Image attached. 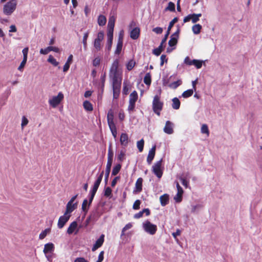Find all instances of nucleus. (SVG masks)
Listing matches in <instances>:
<instances>
[{
	"label": "nucleus",
	"instance_id": "obj_1",
	"mask_svg": "<svg viewBox=\"0 0 262 262\" xmlns=\"http://www.w3.org/2000/svg\"><path fill=\"white\" fill-rule=\"evenodd\" d=\"M17 5V0H10L4 5L3 13L6 15H11L16 9Z\"/></svg>",
	"mask_w": 262,
	"mask_h": 262
},
{
	"label": "nucleus",
	"instance_id": "obj_2",
	"mask_svg": "<svg viewBox=\"0 0 262 262\" xmlns=\"http://www.w3.org/2000/svg\"><path fill=\"white\" fill-rule=\"evenodd\" d=\"M110 78L122 77V72L119 69V60L114 61L111 67L109 73Z\"/></svg>",
	"mask_w": 262,
	"mask_h": 262
},
{
	"label": "nucleus",
	"instance_id": "obj_3",
	"mask_svg": "<svg viewBox=\"0 0 262 262\" xmlns=\"http://www.w3.org/2000/svg\"><path fill=\"white\" fill-rule=\"evenodd\" d=\"M103 38L104 33L103 31H100L97 34V37L94 39L93 42V52L94 53H97L102 49L103 46L102 42L103 40Z\"/></svg>",
	"mask_w": 262,
	"mask_h": 262
},
{
	"label": "nucleus",
	"instance_id": "obj_4",
	"mask_svg": "<svg viewBox=\"0 0 262 262\" xmlns=\"http://www.w3.org/2000/svg\"><path fill=\"white\" fill-rule=\"evenodd\" d=\"M64 95L62 92H59L57 96L51 97L48 102L49 105L53 108H56L63 100Z\"/></svg>",
	"mask_w": 262,
	"mask_h": 262
},
{
	"label": "nucleus",
	"instance_id": "obj_5",
	"mask_svg": "<svg viewBox=\"0 0 262 262\" xmlns=\"http://www.w3.org/2000/svg\"><path fill=\"white\" fill-rule=\"evenodd\" d=\"M163 103L160 101V97L158 95L155 96L152 101V109L154 112L158 116L162 110Z\"/></svg>",
	"mask_w": 262,
	"mask_h": 262
},
{
	"label": "nucleus",
	"instance_id": "obj_6",
	"mask_svg": "<svg viewBox=\"0 0 262 262\" xmlns=\"http://www.w3.org/2000/svg\"><path fill=\"white\" fill-rule=\"evenodd\" d=\"M142 226L144 231L150 235L155 234L157 230V226L147 220L143 223Z\"/></svg>",
	"mask_w": 262,
	"mask_h": 262
},
{
	"label": "nucleus",
	"instance_id": "obj_7",
	"mask_svg": "<svg viewBox=\"0 0 262 262\" xmlns=\"http://www.w3.org/2000/svg\"><path fill=\"white\" fill-rule=\"evenodd\" d=\"M78 196V194H76L73 196L71 200L68 202L66 206V213L71 214V213L75 209L77 208V203H74V202L76 200Z\"/></svg>",
	"mask_w": 262,
	"mask_h": 262
},
{
	"label": "nucleus",
	"instance_id": "obj_8",
	"mask_svg": "<svg viewBox=\"0 0 262 262\" xmlns=\"http://www.w3.org/2000/svg\"><path fill=\"white\" fill-rule=\"evenodd\" d=\"M162 160L157 161L154 165L152 166V172L156 175V176L158 178H161L163 174V171L162 169Z\"/></svg>",
	"mask_w": 262,
	"mask_h": 262
},
{
	"label": "nucleus",
	"instance_id": "obj_9",
	"mask_svg": "<svg viewBox=\"0 0 262 262\" xmlns=\"http://www.w3.org/2000/svg\"><path fill=\"white\" fill-rule=\"evenodd\" d=\"M138 99V94L136 91H134L129 95V105L128 110L133 111L135 108V103Z\"/></svg>",
	"mask_w": 262,
	"mask_h": 262
},
{
	"label": "nucleus",
	"instance_id": "obj_10",
	"mask_svg": "<svg viewBox=\"0 0 262 262\" xmlns=\"http://www.w3.org/2000/svg\"><path fill=\"white\" fill-rule=\"evenodd\" d=\"M71 214L64 212V214L59 218L57 226L59 229L62 228L67 222L69 220Z\"/></svg>",
	"mask_w": 262,
	"mask_h": 262
},
{
	"label": "nucleus",
	"instance_id": "obj_11",
	"mask_svg": "<svg viewBox=\"0 0 262 262\" xmlns=\"http://www.w3.org/2000/svg\"><path fill=\"white\" fill-rule=\"evenodd\" d=\"M113 82V91H120L122 77L111 78Z\"/></svg>",
	"mask_w": 262,
	"mask_h": 262
},
{
	"label": "nucleus",
	"instance_id": "obj_12",
	"mask_svg": "<svg viewBox=\"0 0 262 262\" xmlns=\"http://www.w3.org/2000/svg\"><path fill=\"white\" fill-rule=\"evenodd\" d=\"M78 231V224L76 221H74L70 224L67 232L68 234H72L74 232L75 234H77Z\"/></svg>",
	"mask_w": 262,
	"mask_h": 262
},
{
	"label": "nucleus",
	"instance_id": "obj_13",
	"mask_svg": "<svg viewBox=\"0 0 262 262\" xmlns=\"http://www.w3.org/2000/svg\"><path fill=\"white\" fill-rule=\"evenodd\" d=\"M54 250V245L52 243H49L45 245L43 250V253L47 258H49L48 254L52 253Z\"/></svg>",
	"mask_w": 262,
	"mask_h": 262
},
{
	"label": "nucleus",
	"instance_id": "obj_14",
	"mask_svg": "<svg viewBox=\"0 0 262 262\" xmlns=\"http://www.w3.org/2000/svg\"><path fill=\"white\" fill-rule=\"evenodd\" d=\"M104 172L102 171L100 174H99V177H98L97 180L94 183L93 187L92 190L91 191V192L96 193L97 189L99 186V185L102 181L103 176Z\"/></svg>",
	"mask_w": 262,
	"mask_h": 262
},
{
	"label": "nucleus",
	"instance_id": "obj_15",
	"mask_svg": "<svg viewBox=\"0 0 262 262\" xmlns=\"http://www.w3.org/2000/svg\"><path fill=\"white\" fill-rule=\"evenodd\" d=\"M104 172L102 171L100 174H99V177H98L97 180L94 183L93 187L92 190L91 191V192L96 193L97 189L99 186V185L102 181L103 176Z\"/></svg>",
	"mask_w": 262,
	"mask_h": 262
},
{
	"label": "nucleus",
	"instance_id": "obj_16",
	"mask_svg": "<svg viewBox=\"0 0 262 262\" xmlns=\"http://www.w3.org/2000/svg\"><path fill=\"white\" fill-rule=\"evenodd\" d=\"M173 124L169 121L166 122L165 127H164V132L167 134L170 135L173 133Z\"/></svg>",
	"mask_w": 262,
	"mask_h": 262
},
{
	"label": "nucleus",
	"instance_id": "obj_17",
	"mask_svg": "<svg viewBox=\"0 0 262 262\" xmlns=\"http://www.w3.org/2000/svg\"><path fill=\"white\" fill-rule=\"evenodd\" d=\"M178 20L177 17H174L170 23L169 26L168 27L167 31L166 34L165 35L164 38L163 39V42H165L167 37L170 33V31L171 28L173 26L174 24L176 23Z\"/></svg>",
	"mask_w": 262,
	"mask_h": 262
},
{
	"label": "nucleus",
	"instance_id": "obj_18",
	"mask_svg": "<svg viewBox=\"0 0 262 262\" xmlns=\"http://www.w3.org/2000/svg\"><path fill=\"white\" fill-rule=\"evenodd\" d=\"M120 142L121 145L126 147L129 142L128 135L126 133H122L120 136Z\"/></svg>",
	"mask_w": 262,
	"mask_h": 262
},
{
	"label": "nucleus",
	"instance_id": "obj_19",
	"mask_svg": "<svg viewBox=\"0 0 262 262\" xmlns=\"http://www.w3.org/2000/svg\"><path fill=\"white\" fill-rule=\"evenodd\" d=\"M104 235L103 234H102L100 236V237L96 241V243L92 247V250L93 251H95L102 245L104 242Z\"/></svg>",
	"mask_w": 262,
	"mask_h": 262
},
{
	"label": "nucleus",
	"instance_id": "obj_20",
	"mask_svg": "<svg viewBox=\"0 0 262 262\" xmlns=\"http://www.w3.org/2000/svg\"><path fill=\"white\" fill-rule=\"evenodd\" d=\"M142 183H143V179L141 178H139L137 179L136 184L134 190V192L138 193L142 191Z\"/></svg>",
	"mask_w": 262,
	"mask_h": 262
},
{
	"label": "nucleus",
	"instance_id": "obj_21",
	"mask_svg": "<svg viewBox=\"0 0 262 262\" xmlns=\"http://www.w3.org/2000/svg\"><path fill=\"white\" fill-rule=\"evenodd\" d=\"M107 41L106 46V49L110 51L112 48L113 39V32H107Z\"/></svg>",
	"mask_w": 262,
	"mask_h": 262
},
{
	"label": "nucleus",
	"instance_id": "obj_22",
	"mask_svg": "<svg viewBox=\"0 0 262 262\" xmlns=\"http://www.w3.org/2000/svg\"><path fill=\"white\" fill-rule=\"evenodd\" d=\"M156 151V146H153L149 151L147 158V162L149 164H150L152 160L154 158Z\"/></svg>",
	"mask_w": 262,
	"mask_h": 262
},
{
	"label": "nucleus",
	"instance_id": "obj_23",
	"mask_svg": "<svg viewBox=\"0 0 262 262\" xmlns=\"http://www.w3.org/2000/svg\"><path fill=\"white\" fill-rule=\"evenodd\" d=\"M115 18L114 16L110 17L107 25V32H113L115 26Z\"/></svg>",
	"mask_w": 262,
	"mask_h": 262
},
{
	"label": "nucleus",
	"instance_id": "obj_24",
	"mask_svg": "<svg viewBox=\"0 0 262 262\" xmlns=\"http://www.w3.org/2000/svg\"><path fill=\"white\" fill-rule=\"evenodd\" d=\"M107 121L108 126L115 125L114 122V112L112 110H109L108 112Z\"/></svg>",
	"mask_w": 262,
	"mask_h": 262
},
{
	"label": "nucleus",
	"instance_id": "obj_25",
	"mask_svg": "<svg viewBox=\"0 0 262 262\" xmlns=\"http://www.w3.org/2000/svg\"><path fill=\"white\" fill-rule=\"evenodd\" d=\"M140 35V29L138 27L133 29L130 33V37L133 39H137Z\"/></svg>",
	"mask_w": 262,
	"mask_h": 262
},
{
	"label": "nucleus",
	"instance_id": "obj_26",
	"mask_svg": "<svg viewBox=\"0 0 262 262\" xmlns=\"http://www.w3.org/2000/svg\"><path fill=\"white\" fill-rule=\"evenodd\" d=\"M123 46L122 38L120 36L118 38L116 49L115 50V54H119L121 51Z\"/></svg>",
	"mask_w": 262,
	"mask_h": 262
},
{
	"label": "nucleus",
	"instance_id": "obj_27",
	"mask_svg": "<svg viewBox=\"0 0 262 262\" xmlns=\"http://www.w3.org/2000/svg\"><path fill=\"white\" fill-rule=\"evenodd\" d=\"M160 203L162 206H164L168 204L169 201V196L167 194L161 195L160 198Z\"/></svg>",
	"mask_w": 262,
	"mask_h": 262
},
{
	"label": "nucleus",
	"instance_id": "obj_28",
	"mask_svg": "<svg viewBox=\"0 0 262 262\" xmlns=\"http://www.w3.org/2000/svg\"><path fill=\"white\" fill-rule=\"evenodd\" d=\"M172 107L174 110H178L180 108V101L179 99L177 97H175L172 99Z\"/></svg>",
	"mask_w": 262,
	"mask_h": 262
},
{
	"label": "nucleus",
	"instance_id": "obj_29",
	"mask_svg": "<svg viewBox=\"0 0 262 262\" xmlns=\"http://www.w3.org/2000/svg\"><path fill=\"white\" fill-rule=\"evenodd\" d=\"M202 28V27L200 24H195L192 27V31L193 33L195 34H199Z\"/></svg>",
	"mask_w": 262,
	"mask_h": 262
},
{
	"label": "nucleus",
	"instance_id": "obj_30",
	"mask_svg": "<svg viewBox=\"0 0 262 262\" xmlns=\"http://www.w3.org/2000/svg\"><path fill=\"white\" fill-rule=\"evenodd\" d=\"M106 22V17L103 15H100L98 18V24L100 26H104Z\"/></svg>",
	"mask_w": 262,
	"mask_h": 262
},
{
	"label": "nucleus",
	"instance_id": "obj_31",
	"mask_svg": "<svg viewBox=\"0 0 262 262\" xmlns=\"http://www.w3.org/2000/svg\"><path fill=\"white\" fill-rule=\"evenodd\" d=\"M183 193V190H177V194L174 196V200L176 202L179 203L182 201V195Z\"/></svg>",
	"mask_w": 262,
	"mask_h": 262
},
{
	"label": "nucleus",
	"instance_id": "obj_32",
	"mask_svg": "<svg viewBox=\"0 0 262 262\" xmlns=\"http://www.w3.org/2000/svg\"><path fill=\"white\" fill-rule=\"evenodd\" d=\"M84 109L87 111H92L93 110V105L91 103L88 101H85L83 104Z\"/></svg>",
	"mask_w": 262,
	"mask_h": 262
},
{
	"label": "nucleus",
	"instance_id": "obj_33",
	"mask_svg": "<svg viewBox=\"0 0 262 262\" xmlns=\"http://www.w3.org/2000/svg\"><path fill=\"white\" fill-rule=\"evenodd\" d=\"M194 91L193 89L187 90L182 93V96L184 98H188L192 95Z\"/></svg>",
	"mask_w": 262,
	"mask_h": 262
},
{
	"label": "nucleus",
	"instance_id": "obj_34",
	"mask_svg": "<svg viewBox=\"0 0 262 262\" xmlns=\"http://www.w3.org/2000/svg\"><path fill=\"white\" fill-rule=\"evenodd\" d=\"M178 38L171 36L170 39L168 41L169 46L170 47H174L178 42Z\"/></svg>",
	"mask_w": 262,
	"mask_h": 262
},
{
	"label": "nucleus",
	"instance_id": "obj_35",
	"mask_svg": "<svg viewBox=\"0 0 262 262\" xmlns=\"http://www.w3.org/2000/svg\"><path fill=\"white\" fill-rule=\"evenodd\" d=\"M121 168V165L120 164H117L113 168L112 175H113V176L117 175L120 171Z\"/></svg>",
	"mask_w": 262,
	"mask_h": 262
},
{
	"label": "nucleus",
	"instance_id": "obj_36",
	"mask_svg": "<svg viewBox=\"0 0 262 262\" xmlns=\"http://www.w3.org/2000/svg\"><path fill=\"white\" fill-rule=\"evenodd\" d=\"M89 206L88 200L86 199H84L82 204V210L85 212V213H87Z\"/></svg>",
	"mask_w": 262,
	"mask_h": 262
},
{
	"label": "nucleus",
	"instance_id": "obj_37",
	"mask_svg": "<svg viewBox=\"0 0 262 262\" xmlns=\"http://www.w3.org/2000/svg\"><path fill=\"white\" fill-rule=\"evenodd\" d=\"M89 32L87 31L85 33H84L83 36L82 43L83 45V48H84V50H86L87 48V39L89 37Z\"/></svg>",
	"mask_w": 262,
	"mask_h": 262
},
{
	"label": "nucleus",
	"instance_id": "obj_38",
	"mask_svg": "<svg viewBox=\"0 0 262 262\" xmlns=\"http://www.w3.org/2000/svg\"><path fill=\"white\" fill-rule=\"evenodd\" d=\"M203 61L193 59L192 60V65H194L197 69H200L202 66Z\"/></svg>",
	"mask_w": 262,
	"mask_h": 262
},
{
	"label": "nucleus",
	"instance_id": "obj_39",
	"mask_svg": "<svg viewBox=\"0 0 262 262\" xmlns=\"http://www.w3.org/2000/svg\"><path fill=\"white\" fill-rule=\"evenodd\" d=\"M151 75L149 73H147L146 74L144 78V82L148 85H149L151 84Z\"/></svg>",
	"mask_w": 262,
	"mask_h": 262
},
{
	"label": "nucleus",
	"instance_id": "obj_40",
	"mask_svg": "<svg viewBox=\"0 0 262 262\" xmlns=\"http://www.w3.org/2000/svg\"><path fill=\"white\" fill-rule=\"evenodd\" d=\"M51 229L50 228H47L42 231L39 235V238L40 239H43L50 232Z\"/></svg>",
	"mask_w": 262,
	"mask_h": 262
},
{
	"label": "nucleus",
	"instance_id": "obj_41",
	"mask_svg": "<svg viewBox=\"0 0 262 262\" xmlns=\"http://www.w3.org/2000/svg\"><path fill=\"white\" fill-rule=\"evenodd\" d=\"M125 151L121 150L118 154L117 159L119 161L122 162L125 159Z\"/></svg>",
	"mask_w": 262,
	"mask_h": 262
},
{
	"label": "nucleus",
	"instance_id": "obj_42",
	"mask_svg": "<svg viewBox=\"0 0 262 262\" xmlns=\"http://www.w3.org/2000/svg\"><path fill=\"white\" fill-rule=\"evenodd\" d=\"M182 83V81L181 80H178L176 81H174L173 82L169 84V86L173 89H176L177 88L179 85H180Z\"/></svg>",
	"mask_w": 262,
	"mask_h": 262
},
{
	"label": "nucleus",
	"instance_id": "obj_43",
	"mask_svg": "<svg viewBox=\"0 0 262 262\" xmlns=\"http://www.w3.org/2000/svg\"><path fill=\"white\" fill-rule=\"evenodd\" d=\"M202 16L201 13L199 14H191V19L192 22L193 23H195L199 20V17Z\"/></svg>",
	"mask_w": 262,
	"mask_h": 262
},
{
	"label": "nucleus",
	"instance_id": "obj_44",
	"mask_svg": "<svg viewBox=\"0 0 262 262\" xmlns=\"http://www.w3.org/2000/svg\"><path fill=\"white\" fill-rule=\"evenodd\" d=\"M48 61L55 67L57 66L59 64L58 62L51 55L49 56Z\"/></svg>",
	"mask_w": 262,
	"mask_h": 262
},
{
	"label": "nucleus",
	"instance_id": "obj_45",
	"mask_svg": "<svg viewBox=\"0 0 262 262\" xmlns=\"http://www.w3.org/2000/svg\"><path fill=\"white\" fill-rule=\"evenodd\" d=\"M144 141L143 139H141L138 141L137 143V147L140 152H142L144 147Z\"/></svg>",
	"mask_w": 262,
	"mask_h": 262
},
{
	"label": "nucleus",
	"instance_id": "obj_46",
	"mask_svg": "<svg viewBox=\"0 0 262 262\" xmlns=\"http://www.w3.org/2000/svg\"><path fill=\"white\" fill-rule=\"evenodd\" d=\"M201 133L202 134H205L207 136L209 135V131L208 129V126L206 124H203L201 127Z\"/></svg>",
	"mask_w": 262,
	"mask_h": 262
},
{
	"label": "nucleus",
	"instance_id": "obj_47",
	"mask_svg": "<svg viewBox=\"0 0 262 262\" xmlns=\"http://www.w3.org/2000/svg\"><path fill=\"white\" fill-rule=\"evenodd\" d=\"M136 62L133 60H129L126 64L127 69L128 71L132 70L135 67Z\"/></svg>",
	"mask_w": 262,
	"mask_h": 262
},
{
	"label": "nucleus",
	"instance_id": "obj_48",
	"mask_svg": "<svg viewBox=\"0 0 262 262\" xmlns=\"http://www.w3.org/2000/svg\"><path fill=\"white\" fill-rule=\"evenodd\" d=\"M109 128L112 132V135L113 136L114 138L117 137V129L115 125L108 126Z\"/></svg>",
	"mask_w": 262,
	"mask_h": 262
},
{
	"label": "nucleus",
	"instance_id": "obj_49",
	"mask_svg": "<svg viewBox=\"0 0 262 262\" xmlns=\"http://www.w3.org/2000/svg\"><path fill=\"white\" fill-rule=\"evenodd\" d=\"M27 60L23 59L21 62L20 65L18 66L17 70L20 72H23L24 71V67L27 63Z\"/></svg>",
	"mask_w": 262,
	"mask_h": 262
},
{
	"label": "nucleus",
	"instance_id": "obj_50",
	"mask_svg": "<svg viewBox=\"0 0 262 262\" xmlns=\"http://www.w3.org/2000/svg\"><path fill=\"white\" fill-rule=\"evenodd\" d=\"M166 9L170 11H174L175 10L174 4L172 2H169Z\"/></svg>",
	"mask_w": 262,
	"mask_h": 262
},
{
	"label": "nucleus",
	"instance_id": "obj_51",
	"mask_svg": "<svg viewBox=\"0 0 262 262\" xmlns=\"http://www.w3.org/2000/svg\"><path fill=\"white\" fill-rule=\"evenodd\" d=\"M112 189L109 187H107L105 188L104 195L106 197H110L112 195Z\"/></svg>",
	"mask_w": 262,
	"mask_h": 262
},
{
	"label": "nucleus",
	"instance_id": "obj_52",
	"mask_svg": "<svg viewBox=\"0 0 262 262\" xmlns=\"http://www.w3.org/2000/svg\"><path fill=\"white\" fill-rule=\"evenodd\" d=\"M28 122H29V121H28V119L26 117L23 116L22 117L21 123V128H23L24 127V126H25L26 125H27L28 124Z\"/></svg>",
	"mask_w": 262,
	"mask_h": 262
},
{
	"label": "nucleus",
	"instance_id": "obj_53",
	"mask_svg": "<svg viewBox=\"0 0 262 262\" xmlns=\"http://www.w3.org/2000/svg\"><path fill=\"white\" fill-rule=\"evenodd\" d=\"M28 51H29V49L28 47L25 48L23 50L22 53L23 54V59L27 60Z\"/></svg>",
	"mask_w": 262,
	"mask_h": 262
},
{
	"label": "nucleus",
	"instance_id": "obj_54",
	"mask_svg": "<svg viewBox=\"0 0 262 262\" xmlns=\"http://www.w3.org/2000/svg\"><path fill=\"white\" fill-rule=\"evenodd\" d=\"M141 204V202L140 200H136L133 206V208L135 210H138L140 208V205Z\"/></svg>",
	"mask_w": 262,
	"mask_h": 262
},
{
	"label": "nucleus",
	"instance_id": "obj_55",
	"mask_svg": "<svg viewBox=\"0 0 262 262\" xmlns=\"http://www.w3.org/2000/svg\"><path fill=\"white\" fill-rule=\"evenodd\" d=\"M202 207V206L200 204L192 205L191 206V212H195L196 210L201 209Z\"/></svg>",
	"mask_w": 262,
	"mask_h": 262
},
{
	"label": "nucleus",
	"instance_id": "obj_56",
	"mask_svg": "<svg viewBox=\"0 0 262 262\" xmlns=\"http://www.w3.org/2000/svg\"><path fill=\"white\" fill-rule=\"evenodd\" d=\"M113 152L112 151V148H111V145H110L108 151V154H107V159H112L113 160Z\"/></svg>",
	"mask_w": 262,
	"mask_h": 262
},
{
	"label": "nucleus",
	"instance_id": "obj_57",
	"mask_svg": "<svg viewBox=\"0 0 262 262\" xmlns=\"http://www.w3.org/2000/svg\"><path fill=\"white\" fill-rule=\"evenodd\" d=\"M104 251H102L100 252L98 258L96 262H102L104 259Z\"/></svg>",
	"mask_w": 262,
	"mask_h": 262
},
{
	"label": "nucleus",
	"instance_id": "obj_58",
	"mask_svg": "<svg viewBox=\"0 0 262 262\" xmlns=\"http://www.w3.org/2000/svg\"><path fill=\"white\" fill-rule=\"evenodd\" d=\"M152 31L156 34H160L163 32V29L161 27H156L152 29Z\"/></svg>",
	"mask_w": 262,
	"mask_h": 262
},
{
	"label": "nucleus",
	"instance_id": "obj_59",
	"mask_svg": "<svg viewBox=\"0 0 262 262\" xmlns=\"http://www.w3.org/2000/svg\"><path fill=\"white\" fill-rule=\"evenodd\" d=\"M100 62V58L99 57L95 58L93 61V64L95 67H97L99 65Z\"/></svg>",
	"mask_w": 262,
	"mask_h": 262
},
{
	"label": "nucleus",
	"instance_id": "obj_60",
	"mask_svg": "<svg viewBox=\"0 0 262 262\" xmlns=\"http://www.w3.org/2000/svg\"><path fill=\"white\" fill-rule=\"evenodd\" d=\"M180 180H181L182 184L187 188L188 186V182L184 178H183L182 177H180Z\"/></svg>",
	"mask_w": 262,
	"mask_h": 262
},
{
	"label": "nucleus",
	"instance_id": "obj_61",
	"mask_svg": "<svg viewBox=\"0 0 262 262\" xmlns=\"http://www.w3.org/2000/svg\"><path fill=\"white\" fill-rule=\"evenodd\" d=\"M184 62V63L188 66L192 65V60L188 56L185 58Z\"/></svg>",
	"mask_w": 262,
	"mask_h": 262
},
{
	"label": "nucleus",
	"instance_id": "obj_62",
	"mask_svg": "<svg viewBox=\"0 0 262 262\" xmlns=\"http://www.w3.org/2000/svg\"><path fill=\"white\" fill-rule=\"evenodd\" d=\"M161 63L160 65L162 66L164 64V62H167V59L165 55H162L160 57Z\"/></svg>",
	"mask_w": 262,
	"mask_h": 262
},
{
	"label": "nucleus",
	"instance_id": "obj_63",
	"mask_svg": "<svg viewBox=\"0 0 262 262\" xmlns=\"http://www.w3.org/2000/svg\"><path fill=\"white\" fill-rule=\"evenodd\" d=\"M162 50L161 49H160V48H156V49H155L154 50H153V53L157 55V56H159L161 53L162 52Z\"/></svg>",
	"mask_w": 262,
	"mask_h": 262
},
{
	"label": "nucleus",
	"instance_id": "obj_64",
	"mask_svg": "<svg viewBox=\"0 0 262 262\" xmlns=\"http://www.w3.org/2000/svg\"><path fill=\"white\" fill-rule=\"evenodd\" d=\"M74 262H89V261L83 257H77L74 260Z\"/></svg>",
	"mask_w": 262,
	"mask_h": 262
}]
</instances>
